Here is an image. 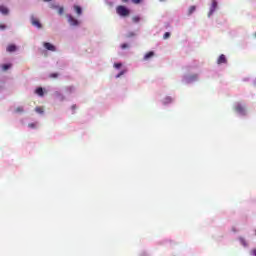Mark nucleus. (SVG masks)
Here are the masks:
<instances>
[{"label":"nucleus","mask_w":256,"mask_h":256,"mask_svg":"<svg viewBox=\"0 0 256 256\" xmlns=\"http://www.w3.org/2000/svg\"><path fill=\"white\" fill-rule=\"evenodd\" d=\"M239 241L243 247H249V243H247V240L240 238Z\"/></svg>","instance_id":"obj_12"},{"label":"nucleus","mask_w":256,"mask_h":256,"mask_svg":"<svg viewBox=\"0 0 256 256\" xmlns=\"http://www.w3.org/2000/svg\"><path fill=\"white\" fill-rule=\"evenodd\" d=\"M63 13H65V8H63V6H59L58 7V15H63Z\"/></svg>","instance_id":"obj_16"},{"label":"nucleus","mask_w":256,"mask_h":256,"mask_svg":"<svg viewBox=\"0 0 256 256\" xmlns=\"http://www.w3.org/2000/svg\"><path fill=\"white\" fill-rule=\"evenodd\" d=\"M2 69L3 71H7L8 69H11V64H3Z\"/></svg>","instance_id":"obj_17"},{"label":"nucleus","mask_w":256,"mask_h":256,"mask_svg":"<svg viewBox=\"0 0 256 256\" xmlns=\"http://www.w3.org/2000/svg\"><path fill=\"white\" fill-rule=\"evenodd\" d=\"M151 57H155V52L150 51V52L146 53L144 55V61H149V59H151Z\"/></svg>","instance_id":"obj_9"},{"label":"nucleus","mask_w":256,"mask_h":256,"mask_svg":"<svg viewBox=\"0 0 256 256\" xmlns=\"http://www.w3.org/2000/svg\"><path fill=\"white\" fill-rule=\"evenodd\" d=\"M127 1H129V0H122L123 3H127Z\"/></svg>","instance_id":"obj_34"},{"label":"nucleus","mask_w":256,"mask_h":256,"mask_svg":"<svg viewBox=\"0 0 256 256\" xmlns=\"http://www.w3.org/2000/svg\"><path fill=\"white\" fill-rule=\"evenodd\" d=\"M49 77L50 79H57V77H59V73H51Z\"/></svg>","instance_id":"obj_18"},{"label":"nucleus","mask_w":256,"mask_h":256,"mask_svg":"<svg viewBox=\"0 0 256 256\" xmlns=\"http://www.w3.org/2000/svg\"><path fill=\"white\" fill-rule=\"evenodd\" d=\"M197 7L195 6H190L188 9V15H193V13H195Z\"/></svg>","instance_id":"obj_13"},{"label":"nucleus","mask_w":256,"mask_h":256,"mask_svg":"<svg viewBox=\"0 0 256 256\" xmlns=\"http://www.w3.org/2000/svg\"><path fill=\"white\" fill-rule=\"evenodd\" d=\"M0 13H2V15H9V8L5 5H0Z\"/></svg>","instance_id":"obj_8"},{"label":"nucleus","mask_w":256,"mask_h":256,"mask_svg":"<svg viewBox=\"0 0 256 256\" xmlns=\"http://www.w3.org/2000/svg\"><path fill=\"white\" fill-rule=\"evenodd\" d=\"M142 0H132V3H135V5H139V3H141Z\"/></svg>","instance_id":"obj_28"},{"label":"nucleus","mask_w":256,"mask_h":256,"mask_svg":"<svg viewBox=\"0 0 256 256\" xmlns=\"http://www.w3.org/2000/svg\"><path fill=\"white\" fill-rule=\"evenodd\" d=\"M23 111V107H17L15 110L16 113H23Z\"/></svg>","instance_id":"obj_24"},{"label":"nucleus","mask_w":256,"mask_h":256,"mask_svg":"<svg viewBox=\"0 0 256 256\" xmlns=\"http://www.w3.org/2000/svg\"><path fill=\"white\" fill-rule=\"evenodd\" d=\"M31 23L34 27H37L38 29H41L42 25L41 22H39V19L32 17L31 18Z\"/></svg>","instance_id":"obj_6"},{"label":"nucleus","mask_w":256,"mask_h":256,"mask_svg":"<svg viewBox=\"0 0 256 256\" xmlns=\"http://www.w3.org/2000/svg\"><path fill=\"white\" fill-rule=\"evenodd\" d=\"M250 254H251L252 256H256V249H253V250L250 252Z\"/></svg>","instance_id":"obj_30"},{"label":"nucleus","mask_w":256,"mask_h":256,"mask_svg":"<svg viewBox=\"0 0 256 256\" xmlns=\"http://www.w3.org/2000/svg\"><path fill=\"white\" fill-rule=\"evenodd\" d=\"M254 85H256V79L254 80Z\"/></svg>","instance_id":"obj_35"},{"label":"nucleus","mask_w":256,"mask_h":256,"mask_svg":"<svg viewBox=\"0 0 256 256\" xmlns=\"http://www.w3.org/2000/svg\"><path fill=\"white\" fill-rule=\"evenodd\" d=\"M127 37H128V38L135 37V33H134V32H129V33L127 34Z\"/></svg>","instance_id":"obj_25"},{"label":"nucleus","mask_w":256,"mask_h":256,"mask_svg":"<svg viewBox=\"0 0 256 256\" xmlns=\"http://www.w3.org/2000/svg\"><path fill=\"white\" fill-rule=\"evenodd\" d=\"M122 66H123V64H121V63L114 64L115 69H121Z\"/></svg>","instance_id":"obj_22"},{"label":"nucleus","mask_w":256,"mask_h":256,"mask_svg":"<svg viewBox=\"0 0 256 256\" xmlns=\"http://www.w3.org/2000/svg\"><path fill=\"white\" fill-rule=\"evenodd\" d=\"M132 21H133V23H139V22L141 21V17H139V16H133V17H132Z\"/></svg>","instance_id":"obj_15"},{"label":"nucleus","mask_w":256,"mask_h":256,"mask_svg":"<svg viewBox=\"0 0 256 256\" xmlns=\"http://www.w3.org/2000/svg\"><path fill=\"white\" fill-rule=\"evenodd\" d=\"M217 10V1L216 0H213L212 1V4L210 6V10H209V13H208V17H211V15H213V13H215V11Z\"/></svg>","instance_id":"obj_4"},{"label":"nucleus","mask_w":256,"mask_h":256,"mask_svg":"<svg viewBox=\"0 0 256 256\" xmlns=\"http://www.w3.org/2000/svg\"><path fill=\"white\" fill-rule=\"evenodd\" d=\"M116 13L120 17H129V15H131V11L123 5H119L116 7Z\"/></svg>","instance_id":"obj_2"},{"label":"nucleus","mask_w":256,"mask_h":256,"mask_svg":"<svg viewBox=\"0 0 256 256\" xmlns=\"http://www.w3.org/2000/svg\"><path fill=\"white\" fill-rule=\"evenodd\" d=\"M234 111L238 117L245 118L249 115V112L247 111V104L244 102H236L234 104Z\"/></svg>","instance_id":"obj_1"},{"label":"nucleus","mask_w":256,"mask_h":256,"mask_svg":"<svg viewBox=\"0 0 256 256\" xmlns=\"http://www.w3.org/2000/svg\"><path fill=\"white\" fill-rule=\"evenodd\" d=\"M50 9H59V6L55 5V4H51L50 5Z\"/></svg>","instance_id":"obj_26"},{"label":"nucleus","mask_w":256,"mask_h":256,"mask_svg":"<svg viewBox=\"0 0 256 256\" xmlns=\"http://www.w3.org/2000/svg\"><path fill=\"white\" fill-rule=\"evenodd\" d=\"M122 75H125V71H121V72L116 76V78L119 79V77H121Z\"/></svg>","instance_id":"obj_27"},{"label":"nucleus","mask_w":256,"mask_h":256,"mask_svg":"<svg viewBox=\"0 0 256 256\" xmlns=\"http://www.w3.org/2000/svg\"><path fill=\"white\" fill-rule=\"evenodd\" d=\"M0 29H7V26H5V24H0Z\"/></svg>","instance_id":"obj_31"},{"label":"nucleus","mask_w":256,"mask_h":256,"mask_svg":"<svg viewBox=\"0 0 256 256\" xmlns=\"http://www.w3.org/2000/svg\"><path fill=\"white\" fill-rule=\"evenodd\" d=\"M6 51L8 53H15V51H17V46H15V44H10L7 46Z\"/></svg>","instance_id":"obj_7"},{"label":"nucleus","mask_w":256,"mask_h":256,"mask_svg":"<svg viewBox=\"0 0 256 256\" xmlns=\"http://www.w3.org/2000/svg\"><path fill=\"white\" fill-rule=\"evenodd\" d=\"M28 127H30V129H35L37 127V123H29Z\"/></svg>","instance_id":"obj_20"},{"label":"nucleus","mask_w":256,"mask_h":256,"mask_svg":"<svg viewBox=\"0 0 256 256\" xmlns=\"http://www.w3.org/2000/svg\"><path fill=\"white\" fill-rule=\"evenodd\" d=\"M160 1H164V0H160Z\"/></svg>","instance_id":"obj_38"},{"label":"nucleus","mask_w":256,"mask_h":256,"mask_svg":"<svg viewBox=\"0 0 256 256\" xmlns=\"http://www.w3.org/2000/svg\"><path fill=\"white\" fill-rule=\"evenodd\" d=\"M72 109H77V106H76V105H73V106H72Z\"/></svg>","instance_id":"obj_33"},{"label":"nucleus","mask_w":256,"mask_h":256,"mask_svg":"<svg viewBox=\"0 0 256 256\" xmlns=\"http://www.w3.org/2000/svg\"><path fill=\"white\" fill-rule=\"evenodd\" d=\"M221 63H225V55L221 54L217 60V64L221 65Z\"/></svg>","instance_id":"obj_11"},{"label":"nucleus","mask_w":256,"mask_h":256,"mask_svg":"<svg viewBox=\"0 0 256 256\" xmlns=\"http://www.w3.org/2000/svg\"><path fill=\"white\" fill-rule=\"evenodd\" d=\"M35 111H36V113H40L41 114V113H43L44 110H43V107H36Z\"/></svg>","instance_id":"obj_19"},{"label":"nucleus","mask_w":256,"mask_h":256,"mask_svg":"<svg viewBox=\"0 0 256 256\" xmlns=\"http://www.w3.org/2000/svg\"><path fill=\"white\" fill-rule=\"evenodd\" d=\"M44 1V3H49V2H51V0H43Z\"/></svg>","instance_id":"obj_32"},{"label":"nucleus","mask_w":256,"mask_h":256,"mask_svg":"<svg viewBox=\"0 0 256 256\" xmlns=\"http://www.w3.org/2000/svg\"><path fill=\"white\" fill-rule=\"evenodd\" d=\"M35 93H36V95H38L39 97H43V95H45V92L43 91V88H41V87H38V88L35 90Z\"/></svg>","instance_id":"obj_10"},{"label":"nucleus","mask_w":256,"mask_h":256,"mask_svg":"<svg viewBox=\"0 0 256 256\" xmlns=\"http://www.w3.org/2000/svg\"><path fill=\"white\" fill-rule=\"evenodd\" d=\"M254 37L256 38V32H255V34H254Z\"/></svg>","instance_id":"obj_36"},{"label":"nucleus","mask_w":256,"mask_h":256,"mask_svg":"<svg viewBox=\"0 0 256 256\" xmlns=\"http://www.w3.org/2000/svg\"><path fill=\"white\" fill-rule=\"evenodd\" d=\"M173 100L171 99V97H166L165 100H164V103L167 104V103H171Z\"/></svg>","instance_id":"obj_23"},{"label":"nucleus","mask_w":256,"mask_h":256,"mask_svg":"<svg viewBox=\"0 0 256 256\" xmlns=\"http://www.w3.org/2000/svg\"><path fill=\"white\" fill-rule=\"evenodd\" d=\"M233 231L235 232V231H237V230H235V228H233Z\"/></svg>","instance_id":"obj_37"},{"label":"nucleus","mask_w":256,"mask_h":256,"mask_svg":"<svg viewBox=\"0 0 256 256\" xmlns=\"http://www.w3.org/2000/svg\"><path fill=\"white\" fill-rule=\"evenodd\" d=\"M43 46L47 49V51H57V48H55V45L49 43V42H44Z\"/></svg>","instance_id":"obj_5"},{"label":"nucleus","mask_w":256,"mask_h":256,"mask_svg":"<svg viewBox=\"0 0 256 256\" xmlns=\"http://www.w3.org/2000/svg\"><path fill=\"white\" fill-rule=\"evenodd\" d=\"M171 37V33L166 32L163 36V39H169Z\"/></svg>","instance_id":"obj_21"},{"label":"nucleus","mask_w":256,"mask_h":256,"mask_svg":"<svg viewBox=\"0 0 256 256\" xmlns=\"http://www.w3.org/2000/svg\"><path fill=\"white\" fill-rule=\"evenodd\" d=\"M68 19V23L70 25H72V27H77V25H79V20H77L75 17H73L72 15H67L66 16Z\"/></svg>","instance_id":"obj_3"},{"label":"nucleus","mask_w":256,"mask_h":256,"mask_svg":"<svg viewBox=\"0 0 256 256\" xmlns=\"http://www.w3.org/2000/svg\"><path fill=\"white\" fill-rule=\"evenodd\" d=\"M127 47H129V45L126 44V43H124V44L121 45V49H127Z\"/></svg>","instance_id":"obj_29"},{"label":"nucleus","mask_w":256,"mask_h":256,"mask_svg":"<svg viewBox=\"0 0 256 256\" xmlns=\"http://www.w3.org/2000/svg\"><path fill=\"white\" fill-rule=\"evenodd\" d=\"M74 10L77 13V15H81L83 13V10L80 8V6H74Z\"/></svg>","instance_id":"obj_14"}]
</instances>
